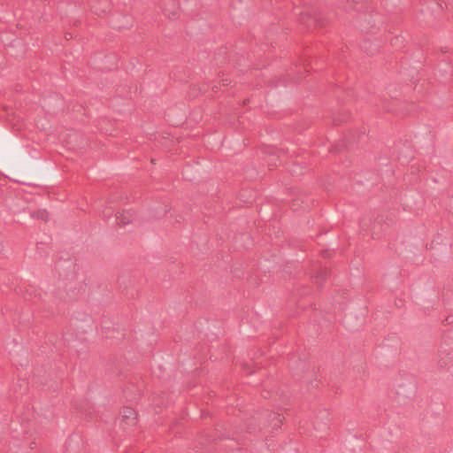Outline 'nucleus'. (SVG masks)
Masks as SVG:
<instances>
[{
	"instance_id": "obj_1",
	"label": "nucleus",
	"mask_w": 453,
	"mask_h": 453,
	"mask_svg": "<svg viewBox=\"0 0 453 453\" xmlns=\"http://www.w3.org/2000/svg\"><path fill=\"white\" fill-rule=\"evenodd\" d=\"M116 219L119 225L126 226L134 221L135 213L133 210H120L117 212Z\"/></svg>"
},
{
	"instance_id": "obj_2",
	"label": "nucleus",
	"mask_w": 453,
	"mask_h": 453,
	"mask_svg": "<svg viewBox=\"0 0 453 453\" xmlns=\"http://www.w3.org/2000/svg\"><path fill=\"white\" fill-rule=\"evenodd\" d=\"M122 418L127 424H132L136 418L134 410L129 407L123 408L121 411Z\"/></svg>"
}]
</instances>
